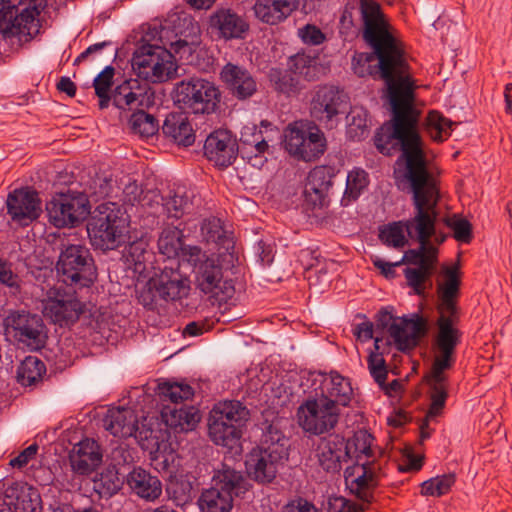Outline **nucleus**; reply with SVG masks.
Instances as JSON below:
<instances>
[{
	"instance_id": "49530a36",
	"label": "nucleus",
	"mask_w": 512,
	"mask_h": 512,
	"mask_svg": "<svg viewBox=\"0 0 512 512\" xmlns=\"http://www.w3.org/2000/svg\"><path fill=\"white\" fill-rule=\"evenodd\" d=\"M46 374L44 362L36 356H26L17 367V382L24 387L37 385Z\"/></svg>"
},
{
	"instance_id": "412c9836",
	"label": "nucleus",
	"mask_w": 512,
	"mask_h": 512,
	"mask_svg": "<svg viewBox=\"0 0 512 512\" xmlns=\"http://www.w3.org/2000/svg\"><path fill=\"white\" fill-rule=\"evenodd\" d=\"M311 383L313 392L321 398L331 400L337 408L348 406L353 395V388L349 378L342 376L337 371L329 374L321 371L309 372L307 379Z\"/></svg>"
},
{
	"instance_id": "f3484780",
	"label": "nucleus",
	"mask_w": 512,
	"mask_h": 512,
	"mask_svg": "<svg viewBox=\"0 0 512 512\" xmlns=\"http://www.w3.org/2000/svg\"><path fill=\"white\" fill-rule=\"evenodd\" d=\"M193 272L196 287L204 294H210L219 301L234 295V282L224 277L223 267L218 257L211 255L205 258Z\"/></svg>"
},
{
	"instance_id": "4d7b16f0",
	"label": "nucleus",
	"mask_w": 512,
	"mask_h": 512,
	"mask_svg": "<svg viewBox=\"0 0 512 512\" xmlns=\"http://www.w3.org/2000/svg\"><path fill=\"white\" fill-rule=\"evenodd\" d=\"M129 123L133 133L145 138L154 136L160 128L158 120L152 114L145 112L143 108L133 112Z\"/></svg>"
},
{
	"instance_id": "3c124183",
	"label": "nucleus",
	"mask_w": 512,
	"mask_h": 512,
	"mask_svg": "<svg viewBox=\"0 0 512 512\" xmlns=\"http://www.w3.org/2000/svg\"><path fill=\"white\" fill-rule=\"evenodd\" d=\"M147 246L148 244L143 239L129 242L124 246L121 252V260L128 268L133 269L135 272L142 273L146 270Z\"/></svg>"
},
{
	"instance_id": "bb28decb",
	"label": "nucleus",
	"mask_w": 512,
	"mask_h": 512,
	"mask_svg": "<svg viewBox=\"0 0 512 512\" xmlns=\"http://www.w3.org/2000/svg\"><path fill=\"white\" fill-rule=\"evenodd\" d=\"M338 170L334 166L320 165L314 167L307 176L304 189L305 202L312 208L329 205V191Z\"/></svg>"
},
{
	"instance_id": "37998d69",
	"label": "nucleus",
	"mask_w": 512,
	"mask_h": 512,
	"mask_svg": "<svg viewBox=\"0 0 512 512\" xmlns=\"http://www.w3.org/2000/svg\"><path fill=\"white\" fill-rule=\"evenodd\" d=\"M116 468V465H109L93 479V489L100 498L109 499L116 495L126 484L125 475Z\"/></svg>"
},
{
	"instance_id": "f03ea898",
	"label": "nucleus",
	"mask_w": 512,
	"mask_h": 512,
	"mask_svg": "<svg viewBox=\"0 0 512 512\" xmlns=\"http://www.w3.org/2000/svg\"><path fill=\"white\" fill-rule=\"evenodd\" d=\"M394 174L400 184H407L412 194L413 216L403 226L410 239L419 243L417 249L404 252L401 264L418 266L425 256L427 239L435 235V223L439 217V187L431 175L423 150L400 154Z\"/></svg>"
},
{
	"instance_id": "5fc2aeb1",
	"label": "nucleus",
	"mask_w": 512,
	"mask_h": 512,
	"mask_svg": "<svg viewBox=\"0 0 512 512\" xmlns=\"http://www.w3.org/2000/svg\"><path fill=\"white\" fill-rule=\"evenodd\" d=\"M183 230L176 226L166 227L162 230L158 239V249L161 254L169 259H174L181 250L184 240Z\"/></svg>"
},
{
	"instance_id": "052dcab7",
	"label": "nucleus",
	"mask_w": 512,
	"mask_h": 512,
	"mask_svg": "<svg viewBox=\"0 0 512 512\" xmlns=\"http://www.w3.org/2000/svg\"><path fill=\"white\" fill-rule=\"evenodd\" d=\"M444 275L445 282L438 286L439 299H456L461 285L458 266L446 267Z\"/></svg>"
},
{
	"instance_id": "7c9ffc66",
	"label": "nucleus",
	"mask_w": 512,
	"mask_h": 512,
	"mask_svg": "<svg viewBox=\"0 0 512 512\" xmlns=\"http://www.w3.org/2000/svg\"><path fill=\"white\" fill-rule=\"evenodd\" d=\"M208 26L224 40L244 39L249 30L247 21L230 8L216 9L209 16Z\"/></svg>"
},
{
	"instance_id": "c03bdc74",
	"label": "nucleus",
	"mask_w": 512,
	"mask_h": 512,
	"mask_svg": "<svg viewBox=\"0 0 512 512\" xmlns=\"http://www.w3.org/2000/svg\"><path fill=\"white\" fill-rule=\"evenodd\" d=\"M195 478L189 474H175L169 478L166 485V494L169 500L178 507H183L193 499V480Z\"/></svg>"
},
{
	"instance_id": "864d4df0",
	"label": "nucleus",
	"mask_w": 512,
	"mask_h": 512,
	"mask_svg": "<svg viewBox=\"0 0 512 512\" xmlns=\"http://www.w3.org/2000/svg\"><path fill=\"white\" fill-rule=\"evenodd\" d=\"M268 78L278 93L291 95L299 91V79L290 69L271 68Z\"/></svg>"
},
{
	"instance_id": "1a4fd4ad",
	"label": "nucleus",
	"mask_w": 512,
	"mask_h": 512,
	"mask_svg": "<svg viewBox=\"0 0 512 512\" xmlns=\"http://www.w3.org/2000/svg\"><path fill=\"white\" fill-rule=\"evenodd\" d=\"M173 100L179 108L190 113L210 115L219 108L221 91L212 81L191 77L175 85Z\"/></svg>"
},
{
	"instance_id": "0e129e2a",
	"label": "nucleus",
	"mask_w": 512,
	"mask_h": 512,
	"mask_svg": "<svg viewBox=\"0 0 512 512\" xmlns=\"http://www.w3.org/2000/svg\"><path fill=\"white\" fill-rule=\"evenodd\" d=\"M202 249L197 245H187L185 242L181 245V250L174 259H177V267H179L180 261L187 262L193 267V271L196 266L200 264L205 258H208Z\"/></svg>"
},
{
	"instance_id": "a18cd8bd",
	"label": "nucleus",
	"mask_w": 512,
	"mask_h": 512,
	"mask_svg": "<svg viewBox=\"0 0 512 512\" xmlns=\"http://www.w3.org/2000/svg\"><path fill=\"white\" fill-rule=\"evenodd\" d=\"M197 503L201 512H230L234 498L210 483V487L201 492Z\"/></svg>"
},
{
	"instance_id": "2eb2a0df",
	"label": "nucleus",
	"mask_w": 512,
	"mask_h": 512,
	"mask_svg": "<svg viewBox=\"0 0 512 512\" xmlns=\"http://www.w3.org/2000/svg\"><path fill=\"white\" fill-rule=\"evenodd\" d=\"M435 353L431 370L425 376V381L430 389V406L427 418H435L442 414L448 399L449 379L445 371L450 370L456 363V353L433 350Z\"/></svg>"
},
{
	"instance_id": "393cba45",
	"label": "nucleus",
	"mask_w": 512,
	"mask_h": 512,
	"mask_svg": "<svg viewBox=\"0 0 512 512\" xmlns=\"http://www.w3.org/2000/svg\"><path fill=\"white\" fill-rule=\"evenodd\" d=\"M204 156L219 168L232 165L239 153V145L233 134L226 129L211 132L204 142Z\"/></svg>"
},
{
	"instance_id": "f8f14e48",
	"label": "nucleus",
	"mask_w": 512,
	"mask_h": 512,
	"mask_svg": "<svg viewBox=\"0 0 512 512\" xmlns=\"http://www.w3.org/2000/svg\"><path fill=\"white\" fill-rule=\"evenodd\" d=\"M3 324L8 334L29 351H40L46 346L48 330L40 315L23 309L10 310Z\"/></svg>"
},
{
	"instance_id": "c85d7f7f",
	"label": "nucleus",
	"mask_w": 512,
	"mask_h": 512,
	"mask_svg": "<svg viewBox=\"0 0 512 512\" xmlns=\"http://www.w3.org/2000/svg\"><path fill=\"white\" fill-rule=\"evenodd\" d=\"M363 20V39L399 45L388 31L380 4L375 0H360Z\"/></svg>"
},
{
	"instance_id": "8fccbe9b",
	"label": "nucleus",
	"mask_w": 512,
	"mask_h": 512,
	"mask_svg": "<svg viewBox=\"0 0 512 512\" xmlns=\"http://www.w3.org/2000/svg\"><path fill=\"white\" fill-rule=\"evenodd\" d=\"M249 137L242 133L241 142L242 158H247L248 162L253 166H262L264 163L263 154L268 150L269 146L267 141L264 139L261 131H255Z\"/></svg>"
},
{
	"instance_id": "dca6fc26",
	"label": "nucleus",
	"mask_w": 512,
	"mask_h": 512,
	"mask_svg": "<svg viewBox=\"0 0 512 512\" xmlns=\"http://www.w3.org/2000/svg\"><path fill=\"white\" fill-rule=\"evenodd\" d=\"M71 479H67L66 490L78 491L82 488V477L90 476L101 465L103 454L99 443L92 438H84L69 453Z\"/></svg>"
},
{
	"instance_id": "4468645a",
	"label": "nucleus",
	"mask_w": 512,
	"mask_h": 512,
	"mask_svg": "<svg viewBox=\"0 0 512 512\" xmlns=\"http://www.w3.org/2000/svg\"><path fill=\"white\" fill-rule=\"evenodd\" d=\"M340 408L331 400L321 398L313 391L298 408L299 423L313 435H322L333 430L340 418Z\"/></svg>"
},
{
	"instance_id": "c756f323",
	"label": "nucleus",
	"mask_w": 512,
	"mask_h": 512,
	"mask_svg": "<svg viewBox=\"0 0 512 512\" xmlns=\"http://www.w3.org/2000/svg\"><path fill=\"white\" fill-rule=\"evenodd\" d=\"M125 480L130 494L145 502H155L162 496L163 485L159 477L141 466H133L125 474Z\"/></svg>"
},
{
	"instance_id": "79ce46f5",
	"label": "nucleus",
	"mask_w": 512,
	"mask_h": 512,
	"mask_svg": "<svg viewBox=\"0 0 512 512\" xmlns=\"http://www.w3.org/2000/svg\"><path fill=\"white\" fill-rule=\"evenodd\" d=\"M54 323L60 326H69L78 321L83 312L82 303L76 298H56L51 300L47 308Z\"/></svg>"
},
{
	"instance_id": "c9c22d12",
	"label": "nucleus",
	"mask_w": 512,
	"mask_h": 512,
	"mask_svg": "<svg viewBox=\"0 0 512 512\" xmlns=\"http://www.w3.org/2000/svg\"><path fill=\"white\" fill-rule=\"evenodd\" d=\"M362 474L354 479H350V468L345 471V481L350 492L355 497L367 504L374 501V491L378 485L377 475L371 470L370 463L366 462L361 464Z\"/></svg>"
},
{
	"instance_id": "f704fd0d",
	"label": "nucleus",
	"mask_w": 512,
	"mask_h": 512,
	"mask_svg": "<svg viewBox=\"0 0 512 512\" xmlns=\"http://www.w3.org/2000/svg\"><path fill=\"white\" fill-rule=\"evenodd\" d=\"M393 343V339L376 336L374 338V349L370 351L367 357L370 375L381 388L385 387L388 376V367L384 356L390 354Z\"/></svg>"
},
{
	"instance_id": "f257e3e1",
	"label": "nucleus",
	"mask_w": 512,
	"mask_h": 512,
	"mask_svg": "<svg viewBox=\"0 0 512 512\" xmlns=\"http://www.w3.org/2000/svg\"><path fill=\"white\" fill-rule=\"evenodd\" d=\"M372 52H355L352 70L358 77L381 79L386 86V98L391 118L377 128L373 141L385 156L423 150L419 131L420 111L414 105L413 81L408 75L409 63L399 45L365 40Z\"/></svg>"
},
{
	"instance_id": "6ab92c4d",
	"label": "nucleus",
	"mask_w": 512,
	"mask_h": 512,
	"mask_svg": "<svg viewBox=\"0 0 512 512\" xmlns=\"http://www.w3.org/2000/svg\"><path fill=\"white\" fill-rule=\"evenodd\" d=\"M350 98L344 89L332 84L318 86L310 101V115L319 122L328 123L347 113Z\"/></svg>"
},
{
	"instance_id": "09e8293b",
	"label": "nucleus",
	"mask_w": 512,
	"mask_h": 512,
	"mask_svg": "<svg viewBox=\"0 0 512 512\" xmlns=\"http://www.w3.org/2000/svg\"><path fill=\"white\" fill-rule=\"evenodd\" d=\"M456 125V122L445 117L443 113L437 110L429 111L425 121L427 133L433 141L439 143L444 142L451 136L453 127Z\"/></svg>"
},
{
	"instance_id": "a211bd4d",
	"label": "nucleus",
	"mask_w": 512,
	"mask_h": 512,
	"mask_svg": "<svg viewBox=\"0 0 512 512\" xmlns=\"http://www.w3.org/2000/svg\"><path fill=\"white\" fill-rule=\"evenodd\" d=\"M436 319V333L432 340V349L456 353L462 340V331L457 327L459 309L456 299H441Z\"/></svg>"
},
{
	"instance_id": "338daca9",
	"label": "nucleus",
	"mask_w": 512,
	"mask_h": 512,
	"mask_svg": "<svg viewBox=\"0 0 512 512\" xmlns=\"http://www.w3.org/2000/svg\"><path fill=\"white\" fill-rule=\"evenodd\" d=\"M314 59L306 54H296L290 58V70L295 75H302L307 80H311L314 76V73H311V70L314 71Z\"/></svg>"
},
{
	"instance_id": "680f3d73",
	"label": "nucleus",
	"mask_w": 512,
	"mask_h": 512,
	"mask_svg": "<svg viewBox=\"0 0 512 512\" xmlns=\"http://www.w3.org/2000/svg\"><path fill=\"white\" fill-rule=\"evenodd\" d=\"M444 223L453 230V237L456 241L469 244L473 239L472 224L465 218L454 215L453 218H446Z\"/></svg>"
},
{
	"instance_id": "423d86ee",
	"label": "nucleus",
	"mask_w": 512,
	"mask_h": 512,
	"mask_svg": "<svg viewBox=\"0 0 512 512\" xmlns=\"http://www.w3.org/2000/svg\"><path fill=\"white\" fill-rule=\"evenodd\" d=\"M88 224L92 245L102 251L115 250L126 243L129 220L116 203H102Z\"/></svg>"
},
{
	"instance_id": "2f4dec72",
	"label": "nucleus",
	"mask_w": 512,
	"mask_h": 512,
	"mask_svg": "<svg viewBox=\"0 0 512 512\" xmlns=\"http://www.w3.org/2000/svg\"><path fill=\"white\" fill-rule=\"evenodd\" d=\"M3 501L12 512H42L40 493L27 483L13 482L8 485Z\"/></svg>"
},
{
	"instance_id": "bf43d9fd",
	"label": "nucleus",
	"mask_w": 512,
	"mask_h": 512,
	"mask_svg": "<svg viewBox=\"0 0 512 512\" xmlns=\"http://www.w3.org/2000/svg\"><path fill=\"white\" fill-rule=\"evenodd\" d=\"M201 234L207 243L225 246L227 242L226 231L222 221L217 217L204 219L201 225Z\"/></svg>"
},
{
	"instance_id": "e433bc0d",
	"label": "nucleus",
	"mask_w": 512,
	"mask_h": 512,
	"mask_svg": "<svg viewBox=\"0 0 512 512\" xmlns=\"http://www.w3.org/2000/svg\"><path fill=\"white\" fill-rule=\"evenodd\" d=\"M245 428L208 417V434L211 441L215 445L226 447L229 450L241 447V438Z\"/></svg>"
},
{
	"instance_id": "39448f33",
	"label": "nucleus",
	"mask_w": 512,
	"mask_h": 512,
	"mask_svg": "<svg viewBox=\"0 0 512 512\" xmlns=\"http://www.w3.org/2000/svg\"><path fill=\"white\" fill-rule=\"evenodd\" d=\"M0 34L6 42L19 47L32 41L41 29L38 19L47 0H0Z\"/></svg>"
},
{
	"instance_id": "13d9d810",
	"label": "nucleus",
	"mask_w": 512,
	"mask_h": 512,
	"mask_svg": "<svg viewBox=\"0 0 512 512\" xmlns=\"http://www.w3.org/2000/svg\"><path fill=\"white\" fill-rule=\"evenodd\" d=\"M372 440V435L367 431H359L355 433L353 438L346 440L351 448L350 460L355 458L356 464H359V460L363 455L367 458L372 457Z\"/></svg>"
},
{
	"instance_id": "a878e982",
	"label": "nucleus",
	"mask_w": 512,
	"mask_h": 512,
	"mask_svg": "<svg viewBox=\"0 0 512 512\" xmlns=\"http://www.w3.org/2000/svg\"><path fill=\"white\" fill-rule=\"evenodd\" d=\"M351 448L340 434L331 433L320 438L316 456L320 467L327 473H338L342 464L350 460Z\"/></svg>"
},
{
	"instance_id": "de8ad7c7",
	"label": "nucleus",
	"mask_w": 512,
	"mask_h": 512,
	"mask_svg": "<svg viewBox=\"0 0 512 512\" xmlns=\"http://www.w3.org/2000/svg\"><path fill=\"white\" fill-rule=\"evenodd\" d=\"M370 183L368 173L362 168L349 171L346 178V187L341 198V206L347 207L357 201Z\"/></svg>"
},
{
	"instance_id": "6e6552de",
	"label": "nucleus",
	"mask_w": 512,
	"mask_h": 512,
	"mask_svg": "<svg viewBox=\"0 0 512 512\" xmlns=\"http://www.w3.org/2000/svg\"><path fill=\"white\" fill-rule=\"evenodd\" d=\"M156 393L163 400L169 399L173 404V406L164 405L161 410V417L168 427L175 431H188L198 424L200 420L198 410L183 403L194 395L190 385L163 381L158 383Z\"/></svg>"
},
{
	"instance_id": "9b49d317",
	"label": "nucleus",
	"mask_w": 512,
	"mask_h": 512,
	"mask_svg": "<svg viewBox=\"0 0 512 512\" xmlns=\"http://www.w3.org/2000/svg\"><path fill=\"white\" fill-rule=\"evenodd\" d=\"M284 147L298 160L311 162L325 153L327 142L318 126L296 121L285 129Z\"/></svg>"
},
{
	"instance_id": "a19ab883",
	"label": "nucleus",
	"mask_w": 512,
	"mask_h": 512,
	"mask_svg": "<svg viewBox=\"0 0 512 512\" xmlns=\"http://www.w3.org/2000/svg\"><path fill=\"white\" fill-rule=\"evenodd\" d=\"M209 417L225 421L228 424L246 427L250 419V411L239 400H224L213 406Z\"/></svg>"
},
{
	"instance_id": "58836bf2",
	"label": "nucleus",
	"mask_w": 512,
	"mask_h": 512,
	"mask_svg": "<svg viewBox=\"0 0 512 512\" xmlns=\"http://www.w3.org/2000/svg\"><path fill=\"white\" fill-rule=\"evenodd\" d=\"M295 0H256L254 12L263 23L276 25L285 20L294 10Z\"/></svg>"
},
{
	"instance_id": "aec40b11",
	"label": "nucleus",
	"mask_w": 512,
	"mask_h": 512,
	"mask_svg": "<svg viewBox=\"0 0 512 512\" xmlns=\"http://www.w3.org/2000/svg\"><path fill=\"white\" fill-rule=\"evenodd\" d=\"M103 425L107 431L118 438L134 437L142 449L150 447L149 438L154 434L153 429H140L137 415L133 410L124 407L111 408L103 418Z\"/></svg>"
},
{
	"instance_id": "20e7f679",
	"label": "nucleus",
	"mask_w": 512,
	"mask_h": 512,
	"mask_svg": "<svg viewBox=\"0 0 512 512\" xmlns=\"http://www.w3.org/2000/svg\"><path fill=\"white\" fill-rule=\"evenodd\" d=\"M289 438L274 422L269 424L260 443L245 455L247 476L260 485H268L276 479L279 466L288 460Z\"/></svg>"
},
{
	"instance_id": "7ed1b4c3",
	"label": "nucleus",
	"mask_w": 512,
	"mask_h": 512,
	"mask_svg": "<svg viewBox=\"0 0 512 512\" xmlns=\"http://www.w3.org/2000/svg\"><path fill=\"white\" fill-rule=\"evenodd\" d=\"M164 31L165 28L161 27L160 32L156 28L147 32L137 43L131 60L136 75L152 83H162L174 78L178 70L175 56L182 58L185 53L191 52L188 41L181 38L171 42L169 49L164 43L158 45L149 42L156 36L162 41Z\"/></svg>"
},
{
	"instance_id": "774afa93",
	"label": "nucleus",
	"mask_w": 512,
	"mask_h": 512,
	"mask_svg": "<svg viewBox=\"0 0 512 512\" xmlns=\"http://www.w3.org/2000/svg\"><path fill=\"white\" fill-rule=\"evenodd\" d=\"M114 75L115 68L112 65L105 66V68L93 80L95 94L112 93Z\"/></svg>"
},
{
	"instance_id": "9d476101",
	"label": "nucleus",
	"mask_w": 512,
	"mask_h": 512,
	"mask_svg": "<svg viewBox=\"0 0 512 512\" xmlns=\"http://www.w3.org/2000/svg\"><path fill=\"white\" fill-rule=\"evenodd\" d=\"M189 279L179 270V267L165 265L158 268L141 290L138 300L147 309L154 310L158 301H177L188 294Z\"/></svg>"
},
{
	"instance_id": "69168bd1",
	"label": "nucleus",
	"mask_w": 512,
	"mask_h": 512,
	"mask_svg": "<svg viewBox=\"0 0 512 512\" xmlns=\"http://www.w3.org/2000/svg\"><path fill=\"white\" fill-rule=\"evenodd\" d=\"M348 133L351 137L362 138L367 131L366 112L362 110H351L348 115Z\"/></svg>"
},
{
	"instance_id": "cd10ccee",
	"label": "nucleus",
	"mask_w": 512,
	"mask_h": 512,
	"mask_svg": "<svg viewBox=\"0 0 512 512\" xmlns=\"http://www.w3.org/2000/svg\"><path fill=\"white\" fill-rule=\"evenodd\" d=\"M428 320L419 312L400 318L399 325L392 326V339L400 352H409L418 346L428 333Z\"/></svg>"
},
{
	"instance_id": "4be33fe9",
	"label": "nucleus",
	"mask_w": 512,
	"mask_h": 512,
	"mask_svg": "<svg viewBox=\"0 0 512 512\" xmlns=\"http://www.w3.org/2000/svg\"><path fill=\"white\" fill-rule=\"evenodd\" d=\"M41 204L36 190L31 187L17 188L7 195V214L18 226L27 227L40 217Z\"/></svg>"
},
{
	"instance_id": "ea45409f",
	"label": "nucleus",
	"mask_w": 512,
	"mask_h": 512,
	"mask_svg": "<svg viewBox=\"0 0 512 512\" xmlns=\"http://www.w3.org/2000/svg\"><path fill=\"white\" fill-rule=\"evenodd\" d=\"M150 447L147 449L150 453L152 467L160 473H167L169 478L176 474L178 463H176L177 454L170 448L166 442H159L156 436L149 438Z\"/></svg>"
},
{
	"instance_id": "72a5a7b5",
	"label": "nucleus",
	"mask_w": 512,
	"mask_h": 512,
	"mask_svg": "<svg viewBox=\"0 0 512 512\" xmlns=\"http://www.w3.org/2000/svg\"><path fill=\"white\" fill-rule=\"evenodd\" d=\"M163 135L174 143L188 147L195 142V132L186 112H170L161 126Z\"/></svg>"
},
{
	"instance_id": "5701e85b",
	"label": "nucleus",
	"mask_w": 512,
	"mask_h": 512,
	"mask_svg": "<svg viewBox=\"0 0 512 512\" xmlns=\"http://www.w3.org/2000/svg\"><path fill=\"white\" fill-rule=\"evenodd\" d=\"M137 77L127 79L114 88V106L119 110L135 112L153 104L154 92L149 86L152 82Z\"/></svg>"
},
{
	"instance_id": "473e14b6",
	"label": "nucleus",
	"mask_w": 512,
	"mask_h": 512,
	"mask_svg": "<svg viewBox=\"0 0 512 512\" xmlns=\"http://www.w3.org/2000/svg\"><path fill=\"white\" fill-rule=\"evenodd\" d=\"M210 483L234 499L242 498L251 487L242 471L224 462L213 469Z\"/></svg>"
},
{
	"instance_id": "4c0bfd02",
	"label": "nucleus",
	"mask_w": 512,
	"mask_h": 512,
	"mask_svg": "<svg viewBox=\"0 0 512 512\" xmlns=\"http://www.w3.org/2000/svg\"><path fill=\"white\" fill-rule=\"evenodd\" d=\"M437 263L438 258L435 256H424L417 267H407L403 270L407 285L413 289L414 294L421 297L426 296V283L429 282V287L432 286L431 277L434 274Z\"/></svg>"
},
{
	"instance_id": "b1692460",
	"label": "nucleus",
	"mask_w": 512,
	"mask_h": 512,
	"mask_svg": "<svg viewBox=\"0 0 512 512\" xmlns=\"http://www.w3.org/2000/svg\"><path fill=\"white\" fill-rule=\"evenodd\" d=\"M219 79L228 94L238 101L248 100L258 92L256 77L244 65L227 62L219 72Z\"/></svg>"
},
{
	"instance_id": "6e6d98bb",
	"label": "nucleus",
	"mask_w": 512,
	"mask_h": 512,
	"mask_svg": "<svg viewBox=\"0 0 512 512\" xmlns=\"http://www.w3.org/2000/svg\"><path fill=\"white\" fill-rule=\"evenodd\" d=\"M456 482L454 473L432 477L420 484V494L425 497H442L448 494Z\"/></svg>"
},
{
	"instance_id": "0eeeda50",
	"label": "nucleus",
	"mask_w": 512,
	"mask_h": 512,
	"mask_svg": "<svg viewBox=\"0 0 512 512\" xmlns=\"http://www.w3.org/2000/svg\"><path fill=\"white\" fill-rule=\"evenodd\" d=\"M59 249L56 271L66 285L88 288L97 281L98 268L90 248L65 243L63 238Z\"/></svg>"
},
{
	"instance_id": "e2e57ef3",
	"label": "nucleus",
	"mask_w": 512,
	"mask_h": 512,
	"mask_svg": "<svg viewBox=\"0 0 512 512\" xmlns=\"http://www.w3.org/2000/svg\"><path fill=\"white\" fill-rule=\"evenodd\" d=\"M380 240L392 247L400 248L406 244L401 222H393L384 226L379 233Z\"/></svg>"
},
{
	"instance_id": "ddd939ff",
	"label": "nucleus",
	"mask_w": 512,
	"mask_h": 512,
	"mask_svg": "<svg viewBox=\"0 0 512 512\" xmlns=\"http://www.w3.org/2000/svg\"><path fill=\"white\" fill-rule=\"evenodd\" d=\"M90 208L87 194L71 190L55 194L46 203L49 222L57 228L78 226L90 214Z\"/></svg>"
},
{
	"instance_id": "603ef678",
	"label": "nucleus",
	"mask_w": 512,
	"mask_h": 512,
	"mask_svg": "<svg viewBox=\"0 0 512 512\" xmlns=\"http://www.w3.org/2000/svg\"><path fill=\"white\" fill-rule=\"evenodd\" d=\"M163 210L166 212L168 218L180 219L189 206V198L186 195L184 188L178 187L177 189H168V191L161 196Z\"/></svg>"
}]
</instances>
